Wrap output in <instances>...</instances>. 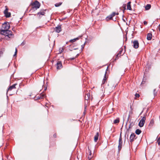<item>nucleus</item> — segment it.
Returning a JSON list of instances; mask_svg holds the SVG:
<instances>
[{
  "label": "nucleus",
  "instance_id": "f257e3e1",
  "mask_svg": "<svg viewBox=\"0 0 160 160\" xmlns=\"http://www.w3.org/2000/svg\"><path fill=\"white\" fill-rule=\"evenodd\" d=\"M2 34L5 36V39L8 40L9 38L13 37V34H12L11 31L10 30H2L1 31Z\"/></svg>",
  "mask_w": 160,
  "mask_h": 160
},
{
  "label": "nucleus",
  "instance_id": "f03ea898",
  "mask_svg": "<svg viewBox=\"0 0 160 160\" xmlns=\"http://www.w3.org/2000/svg\"><path fill=\"white\" fill-rule=\"evenodd\" d=\"M32 8H35L36 9L39 8L40 6V4L37 1H36L31 4Z\"/></svg>",
  "mask_w": 160,
  "mask_h": 160
},
{
  "label": "nucleus",
  "instance_id": "7ed1b4c3",
  "mask_svg": "<svg viewBox=\"0 0 160 160\" xmlns=\"http://www.w3.org/2000/svg\"><path fill=\"white\" fill-rule=\"evenodd\" d=\"M10 25L8 22H5L2 25V28L3 29L2 30H8L9 28Z\"/></svg>",
  "mask_w": 160,
  "mask_h": 160
},
{
  "label": "nucleus",
  "instance_id": "20e7f679",
  "mask_svg": "<svg viewBox=\"0 0 160 160\" xmlns=\"http://www.w3.org/2000/svg\"><path fill=\"white\" fill-rule=\"evenodd\" d=\"M145 120L146 118L145 117H144L140 120L138 124L140 127H142L143 126L145 122Z\"/></svg>",
  "mask_w": 160,
  "mask_h": 160
},
{
  "label": "nucleus",
  "instance_id": "39448f33",
  "mask_svg": "<svg viewBox=\"0 0 160 160\" xmlns=\"http://www.w3.org/2000/svg\"><path fill=\"white\" fill-rule=\"evenodd\" d=\"M56 68L57 69H59L62 67V65L61 62L60 61H58L56 65Z\"/></svg>",
  "mask_w": 160,
  "mask_h": 160
},
{
  "label": "nucleus",
  "instance_id": "423d86ee",
  "mask_svg": "<svg viewBox=\"0 0 160 160\" xmlns=\"http://www.w3.org/2000/svg\"><path fill=\"white\" fill-rule=\"evenodd\" d=\"M133 47L135 48H138L139 46V43L138 41H134L133 42Z\"/></svg>",
  "mask_w": 160,
  "mask_h": 160
},
{
  "label": "nucleus",
  "instance_id": "0eeeda50",
  "mask_svg": "<svg viewBox=\"0 0 160 160\" xmlns=\"http://www.w3.org/2000/svg\"><path fill=\"white\" fill-rule=\"evenodd\" d=\"M122 138L121 135H120V138H119V145L118 146V149L119 150L120 149L122 148Z\"/></svg>",
  "mask_w": 160,
  "mask_h": 160
},
{
  "label": "nucleus",
  "instance_id": "6e6552de",
  "mask_svg": "<svg viewBox=\"0 0 160 160\" xmlns=\"http://www.w3.org/2000/svg\"><path fill=\"white\" fill-rule=\"evenodd\" d=\"M54 29L55 32L57 33H59L61 31V28L60 26H58L55 27Z\"/></svg>",
  "mask_w": 160,
  "mask_h": 160
},
{
  "label": "nucleus",
  "instance_id": "1a4fd4ad",
  "mask_svg": "<svg viewBox=\"0 0 160 160\" xmlns=\"http://www.w3.org/2000/svg\"><path fill=\"white\" fill-rule=\"evenodd\" d=\"M4 13L5 16L7 18L10 17L11 15L10 13L8 12V9H6L4 11Z\"/></svg>",
  "mask_w": 160,
  "mask_h": 160
},
{
  "label": "nucleus",
  "instance_id": "9d476101",
  "mask_svg": "<svg viewBox=\"0 0 160 160\" xmlns=\"http://www.w3.org/2000/svg\"><path fill=\"white\" fill-rule=\"evenodd\" d=\"M136 135L134 133H132L130 137V140L131 142H132L135 138Z\"/></svg>",
  "mask_w": 160,
  "mask_h": 160
},
{
  "label": "nucleus",
  "instance_id": "9b49d317",
  "mask_svg": "<svg viewBox=\"0 0 160 160\" xmlns=\"http://www.w3.org/2000/svg\"><path fill=\"white\" fill-rule=\"evenodd\" d=\"M131 2H128L127 4V9L129 10H132V9L131 6Z\"/></svg>",
  "mask_w": 160,
  "mask_h": 160
},
{
  "label": "nucleus",
  "instance_id": "f8f14e48",
  "mask_svg": "<svg viewBox=\"0 0 160 160\" xmlns=\"http://www.w3.org/2000/svg\"><path fill=\"white\" fill-rule=\"evenodd\" d=\"M16 85V84H14L10 86L8 89V92H9L10 91H11L12 89H15L16 88L15 86Z\"/></svg>",
  "mask_w": 160,
  "mask_h": 160
},
{
  "label": "nucleus",
  "instance_id": "ddd939ff",
  "mask_svg": "<svg viewBox=\"0 0 160 160\" xmlns=\"http://www.w3.org/2000/svg\"><path fill=\"white\" fill-rule=\"evenodd\" d=\"M152 34L150 33H149L147 35V39L150 40H151L152 38Z\"/></svg>",
  "mask_w": 160,
  "mask_h": 160
},
{
  "label": "nucleus",
  "instance_id": "4468645a",
  "mask_svg": "<svg viewBox=\"0 0 160 160\" xmlns=\"http://www.w3.org/2000/svg\"><path fill=\"white\" fill-rule=\"evenodd\" d=\"M99 136V133L97 132L96 135L94 136V141L95 142H96L98 139Z\"/></svg>",
  "mask_w": 160,
  "mask_h": 160
},
{
  "label": "nucleus",
  "instance_id": "2eb2a0df",
  "mask_svg": "<svg viewBox=\"0 0 160 160\" xmlns=\"http://www.w3.org/2000/svg\"><path fill=\"white\" fill-rule=\"evenodd\" d=\"M80 37H79L77 38H74L73 39L71 40L70 41V42H75L77 40H78L79 39V38Z\"/></svg>",
  "mask_w": 160,
  "mask_h": 160
},
{
  "label": "nucleus",
  "instance_id": "dca6fc26",
  "mask_svg": "<svg viewBox=\"0 0 160 160\" xmlns=\"http://www.w3.org/2000/svg\"><path fill=\"white\" fill-rule=\"evenodd\" d=\"M151 6L150 4H147L145 7V8L146 10H148L150 9L151 8Z\"/></svg>",
  "mask_w": 160,
  "mask_h": 160
},
{
  "label": "nucleus",
  "instance_id": "f3484780",
  "mask_svg": "<svg viewBox=\"0 0 160 160\" xmlns=\"http://www.w3.org/2000/svg\"><path fill=\"white\" fill-rule=\"evenodd\" d=\"M88 151L89 152V155L88 156V159H89V160H90V159H91L92 158V153L91 152V151H90V150H88Z\"/></svg>",
  "mask_w": 160,
  "mask_h": 160
},
{
  "label": "nucleus",
  "instance_id": "a211bd4d",
  "mask_svg": "<svg viewBox=\"0 0 160 160\" xmlns=\"http://www.w3.org/2000/svg\"><path fill=\"white\" fill-rule=\"evenodd\" d=\"M141 130L139 129H137L135 131L136 133L138 135L139 134L141 133Z\"/></svg>",
  "mask_w": 160,
  "mask_h": 160
},
{
  "label": "nucleus",
  "instance_id": "6ab92c4d",
  "mask_svg": "<svg viewBox=\"0 0 160 160\" xmlns=\"http://www.w3.org/2000/svg\"><path fill=\"white\" fill-rule=\"evenodd\" d=\"M106 73L104 75V78H103V79L102 80V84H104L106 81Z\"/></svg>",
  "mask_w": 160,
  "mask_h": 160
},
{
  "label": "nucleus",
  "instance_id": "aec40b11",
  "mask_svg": "<svg viewBox=\"0 0 160 160\" xmlns=\"http://www.w3.org/2000/svg\"><path fill=\"white\" fill-rule=\"evenodd\" d=\"M119 122V118H117L114 121L113 123L114 124L118 123Z\"/></svg>",
  "mask_w": 160,
  "mask_h": 160
},
{
  "label": "nucleus",
  "instance_id": "412c9836",
  "mask_svg": "<svg viewBox=\"0 0 160 160\" xmlns=\"http://www.w3.org/2000/svg\"><path fill=\"white\" fill-rule=\"evenodd\" d=\"M90 97V94L89 93H87L85 97L86 99H88Z\"/></svg>",
  "mask_w": 160,
  "mask_h": 160
},
{
  "label": "nucleus",
  "instance_id": "4be33fe9",
  "mask_svg": "<svg viewBox=\"0 0 160 160\" xmlns=\"http://www.w3.org/2000/svg\"><path fill=\"white\" fill-rule=\"evenodd\" d=\"M62 4V2L57 3L55 4V6L56 7H59V6L61 5Z\"/></svg>",
  "mask_w": 160,
  "mask_h": 160
},
{
  "label": "nucleus",
  "instance_id": "5701e85b",
  "mask_svg": "<svg viewBox=\"0 0 160 160\" xmlns=\"http://www.w3.org/2000/svg\"><path fill=\"white\" fill-rule=\"evenodd\" d=\"M112 17L110 15L106 18V19L107 20H109L112 19Z\"/></svg>",
  "mask_w": 160,
  "mask_h": 160
},
{
  "label": "nucleus",
  "instance_id": "b1692460",
  "mask_svg": "<svg viewBox=\"0 0 160 160\" xmlns=\"http://www.w3.org/2000/svg\"><path fill=\"white\" fill-rule=\"evenodd\" d=\"M118 13H116L114 12H113L112 14H111L110 15L111 16H112V17H113L115 15H118Z\"/></svg>",
  "mask_w": 160,
  "mask_h": 160
},
{
  "label": "nucleus",
  "instance_id": "393cba45",
  "mask_svg": "<svg viewBox=\"0 0 160 160\" xmlns=\"http://www.w3.org/2000/svg\"><path fill=\"white\" fill-rule=\"evenodd\" d=\"M45 13L43 12H40L38 13V14L44 15Z\"/></svg>",
  "mask_w": 160,
  "mask_h": 160
},
{
  "label": "nucleus",
  "instance_id": "a878e982",
  "mask_svg": "<svg viewBox=\"0 0 160 160\" xmlns=\"http://www.w3.org/2000/svg\"><path fill=\"white\" fill-rule=\"evenodd\" d=\"M122 51H123V49H122L121 50L119 51V53H118L117 55V57H119V56L120 54L122 53Z\"/></svg>",
  "mask_w": 160,
  "mask_h": 160
},
{
  "label": "nucleus",
  "instance_id": "bb28decb",
  "mask_svg": "<svg viewBox=\"0 0 160 160\" xmlns=\"http://www.w3.org/2000/svg\"><path fill=\"white\" fill-rule=\"evenodd\" d=\"M45 96V95L44 93H42L41 94L40 98H44Z\"/></svg>",
  "mask_w": 160,
  "mask_h": 160
},
{
  "label": "nucleus",
  "instance_id": "cd10ccee",
  "mask_svg": "<svg viewBox=\"0 0 160 160\" xmlns=\"http://www.w3.org/2000/svg\"><path fill=\"white\" fill-rule=\"evenodd\" d=\"M157 142H158V144L159 145H160V137L157 140Z\"/></svg>",
  "mask_w": 160,
  "mask_h": 160
},
{
  "label": "nucleus",
  "instance_id": "c85d7f7f",
  "mask_svg": "<svg viewBox=\"0 0 160 160\" xmlns=\"http://www.w3.org/2000/svg\"><path fill=\"white\" fill-rule=\"evenodd\" d=\"M17 53V48H16V49H15V54L14 55V56H15V55H16Z\"/></svg>",
  "mask_w": 160,
  "mask_h": 160
},
{
  "label": "nucleus",
  "instance_id": "c756f323",
  "mask_svg": "<svg viewBox=\"0 0 160 160\" xmlns=\"http://www.w3.org/2000/svg\"><path fill=\"white\" fill-rule=\"evenodd\" d=\"M136 97H139L140 96V95L139 94L137 93L135 95Z\"/></svg>",
  "mask_w": 160,
  "mask_h": 160
},
{
  "label": "nucleus",
  "instance_id": "7c9ffc66",
  "mask_svg": "<svg viewBox=\"0 0 160 160\" xmlns=\"http://www.w3.org/2000/svg\"><path fill=\"white\" fill-rule=\"evenodd\" d=\"M158 29L159 30V31H160V24L158 26Z\"/></svg>",
  "mask_w": 160,
  "mask_h": 160
},
{
  "label": "nucleus",
  "instance_id": "2f4dec72",
  "mask_svg": "<svg viewBox=\"0 0 160 160\" xmlns=\"http://www.w3.org/2000/svg\"><path fill=\"white\" fill-rule=\"evenodd\" d=\"M144 24L145 25H146L147 24V22L146 21H144L143 22Z\"/></svg>",
  "mask_w": 160,
  "mask_h": 160
},
{
  "label": "nucleus",
  "instance_id": "473e14b6",
  "mask_svg": "<svg viewBox=\"0 0 160 160\" xmlns=\"http://www.w3.org/2000/svg\"><path fill=\"white\" fill-rule=\"evenodd\" d=\"M75 58H72L70 59L71 60H73Z\"/></svg>",
  "mask_w": 160,
  "mask_h": 160
},
{
  "label": "nucleus",
  "instance_id": "72a5a7b5",
  "mask_svg": "<svg viewBox=\"0 0 160 160\" xmlns=\"http://www.w3.org/2000/svg\"><path fill=\"white\" fill-rule=\"evenodd\" d=\"M155 89H154V91H153L154 94V95H155Z\"/></svg>",
  "mask_w": 160,
  "mask_h": 160
},
{
  "label": "nucleus",
  "instance_id": "f704fd0d",
  "mask_svg": "<svg viewBox=\"0 0 160 160\" xmlns=\"http://www.w3.org/2000/svg\"><path fill=\"white\" fill-rule=\"evenodd\" d=\"M79 55V53L78 54H77V55H76V57H77Z\"/></svg>",
  "mask_w": 160,
  "mask_h": 160
},
{
  "label": "nucleus",
  "instance_id": "c9c22d12",
  "mask_svg": "<svg viewBox=\"0 0 160 160\" xmlns=\"http://www.w3.org/2000/svg\"><path fill=\"white\" fill-rule=\"evenodd\" d=\"M44 81H43V82H42V85H43L44 84Z\"/></svg>",
  "mask_w": 160,
  "mask_h": 160
},
{
  "label": "nucleus",
  "instance_id": "e433bc0d",
  "mask_svg": "<svg viewBox=\"0 0 160 160\" xmlns=\"http://www.w3.org/2000/svg\"><path fill=\"white\" fill-rule=\"evenodd\" d=\"M124 5V10H125L126 9V8H125V5Z\"/></svg>",
  "mask_w": 160,
  "mask_h": 160
},
{
  "label": "nucleus",
  "instance_id": "4c0bfd02",
  "mask_svg": "<svg viewBox=\"0 0 160 160\" xmlns=\"http://www.w3.org/2000/svg\"><path fill=\"white\" fill-rule=\"evenodd\" d=\"M46 89H47V88H45V89H44V91L46 90Z\"/></svg>",
  "mask_w": 160,
  "mask_h": 160
},
{
  "label": "nucleus",
  "instance_id": "58836bf2",
  "mask_svg": "<svg viewBox=\"0 0 160 160\" xmlns=\"http://www.w3.org/2000/svg\"><path fill=\"white\" fill-rule=\"evenodd\" d=\"M130 108H131V110H132V107H131H131H130Z\"/></svg>",
  "mask_w": 160,
  "mask_h": 160
},
{
  "label": "nucleus",
  "instance_id": "ea45409f",
  "mask_svg": "<svg viewBox=\"0 0 160 160\" xmlns=\"http://www.w3.org/2000/svg\"><path fill=\"white\" fill-rule=\"evenodd\" d=\"M54 136L55 137L56 136V135H54Z\"/></svg>",
  "mask_w": 160,
  "mask_h": 160
},
{
  "label": "nucleus",
  "instance_id": "a19ab883",
  "mask_svg": "<svg viewBox=\"0 0 160 160\" xmlns=\"http://www.w3.org/2000/svg\"><path fill=\"white\" fill-rule=\"evenodd\" d=\"M108 69V67H107V69H106V71H107Z\"/></svg>",
  "mask_w": 160,
  "mask_h": 160
},
{
  "label": "nucleus",
  "instance_id": "79ce46f5",
  "mask_svg": "<svg viewBox=\"0 0 160 160\" xmlns=\"http://www.w3.org/2000/svg\"><path fill=\"white\" fill-rule=\"evenodd\" d=\"M84 48L83 46H82V48Z\"/></svg>",
  "mask_w": 160,
  "mask_h": 160
},
{
  "label": "nucleus",
  "instance_id": "37998d69",
  "mask_svg": "<svg viewBox=\"0 0 160 160\" xmlns=\"http://www.w3.org/2000/svg\"><path fill=\"white\" fill-rule=\"evenodd\" d=\"M62 50H63V49H62V51H61V52H62Z\"/></svg>",
  "mask_w": 160,
  "mask_h": 160
}]
</instances>
